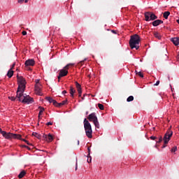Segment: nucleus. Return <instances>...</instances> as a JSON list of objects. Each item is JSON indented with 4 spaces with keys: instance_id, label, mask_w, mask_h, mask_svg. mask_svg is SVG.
Masks as SVG:
<instances>
[{
    "instance_id": "nucleus-1",
    "label": "nucleus",
    "mask_w": 179,
    "mask_h": 179,
    "mask_svg": "<svg viewBox=\"0 0 179 179\" xmlns=\"http://www.w3.org/2000/svg\"><path fill=\"white\" fill-rule=\"evenodd\" d=\"M141 43V37L136 34L131 36L129 40V46L131 49H139V43Z\"/></svg>"
},
{
    "instance_id": "nucleus-2",
    "label": "nucleus",
    "mask_w": 179,
    "mask_h": 179,
    "mask_svg": "<svg viewBox=\"0 0 179 179\" xmlns=\"http://www.w3.org/2000/svg\"><path fill=\"white\" fill-rule=\"evenodd\" d=\"M73 65H75L73 63L68 64L62 69L59 70V76H57L58 82H60L61 78L68 76V70H69L71 66H73Z\"/></svg>"
},
{
    "instance_id": "nucleus-3",
    "label": "nucleus",
    "mask_w": 179,
    "mask_h": 179,
    "mask_svg": "<svg viewBox=\"0 0 179 179\" xmlns=\"http://www.w3.org/2000/svg\"><path fill=\"white\" fill-rule=\"evenodd\" d=\"M84 127L85 130L86 135L88 138H92V126L90 123L89 122L88 120L85 118L84 120Z\"/></svg>"
},
{
    "instance_id": "nucleus-4",
    "label": "nucleus",
    "mask_w": 179,
    "mask_h": 179,
    "mask_svg": "<svg viewBox=\"0 0 179 179\" xmlns=\"http://www.w3.org/2000/svg\"><path fill=\"white\" fill-rule=\"evenodd\" d=\"M173 131L171 130V129H169L166 133L165 134L164 136V145L162 146V148H166V145L169 143V142L171 141V137L173 136Z\"/></svg>"
},
{
    "instance_id": "nucleus-5",
    "label": "nucleus",
    "mask_w": 179,
    "mask_h": 179,
    "mask_svg": "<svg viewBox=\"0 0 179 179\" xmlns=\"http://www.w3.org/2000/svg\"><path fill=\"white\" fill-rule=\"evenodd\" d=\"M25 89L17 88L16 98L17 101L22 102L26 94H24Z\"/></svg>"
},
{
    "instance_id": "nucleus-6",
    "label": "nucleus",
    "mask_w": 179,
    "mask_h": 179,
    "mask_svg": "<svg viewBox=\"0 0 179 179\" xmlns=\"http://www.w3.org/2000/svg\"><path fill=\"white\" fill-rule=\"evenodd\" d=\"M145 18L146 22L154 21L157 19V16L152 12H146L145 13Z\"/></svg>"
},
{
    "instance_id": "nucleus-7",
    "label": "nucleus",
    "mask_w": 179,
    "mask_h": 179,
    "mask_svg": "<svg viewBox=\"0 0 179 179\" xmlns=\"http://www.w3.org/2000/svg\"><path fill=\"white\" fill-rule=\"evenodd\" d=\"M17 82L19 84L18 88L25 90L26 84H27L25 79L22 76H17Z\"/></svg>"
},
{
    "instance_id": "nucleus-8",
    "label": "nucleus",
    "mask_w": 179,
    "mask_h": 179,
    "mask_svg": "<svg viewBox=\"0 0 179 179\" xmlns=\"http://www.w3.org/2000/svg\"><path fill=\"white\" fill-rule=\"evenodd\" d=\"M21 102L24 104H31L34 103V99L29 96V95L25 94Z\"/></svg>"
},
{
    "instance_id": "nucleus-9",
    "label": "nucleus",
    "mask_w": 179,
    "mask_h": 179,
    "mask_svg": "<svg viewBox=\"0 0 179 179\" xmlns=\"http://www.w3.org/2000/svg\"><path fill=\"white\" fill-rule=\"evenodd\" d=\"M35 65V61L33 59H28L25 62V66L28 71H31L29 66H34Z\"/></svg>"
},
{
    "instance_id": "nucleus-10",
    "label": "nucleus",
    "mask_w": 179,
    "mask_h": 179,
    "mask_svg": "<svg viewBox=\"0 0 179 179\" xmlns=\"http://www.w3.org/2000/svg\"><path fill=\"white\" fill-rule=\"evenodd\" d=\"M35 93L39 96L42 95L40 84H38V80L36 82V85H35Z\"/></svg>"
},
{
    "instance_id": "nucleus-11",
    "label": "nucleus",
    "mask_w": 179,
    "mask_h": 179,
    "mask_svg": "<svg viewBox=\"0 0 179 179\" xmlns=\"http://www.w3.org/2000/svg\"><path fill=\"white\" fill-rule=\"evenodd\" d=\"M87 119L90 121V122H94V120H98L97 117L96 116V114L94 113L90 114Z\"/></svg>"
},
{
    "instance_id": "nucleus-12",
    "label": "nucleus",
    "mask_w": 179,
    "mask_h": 179,
    "mask_svg": "<svg viewBox=\"0 0 179 179\" xmlns=\"http://www.w3.org/2000/svg\"><path fill=\"white\" fill-rule=\"evenodd\" d=\"M75 84L79 94L78 96L79 97H81V95H82L81 85L77 81L75 82Z\"/></svg>"
},
{
    "instance_id": "nucleus-13",
    "label": "nucleus",
    "mask_w": 179,
    "mask_h": 179,
    "mask_svg": "<svg viewBox=\"0 0 179 179\" xmlns=\"http://www.w3.org/2000/svg\"><path fill=\"white\" fill-rule=\"evenodd\" d=\"M152 25L154 27H157L161 24H163V20H156L152 22Z\"/></svg>"
},
{
    "instance_id": "nucleus-14",
    "label": "nucleus",
    "mask_w": 179,
    "mask_h": 179,
    "mask_svg": "<svg viewBox=\"0 0 179 179\" xmlns=\"http://www.w3.org/2000/svg\"><path fill=\"white\" fill-rule=\"evenodd\" d=\"M45 100L49 103H52L54 106H55V103H57V101H55V99H53V98H51V96H46Z\"/></svg>"
},
{
    "instance_id": "nucleus-15",
    "label": "nucleus",
    "mask_w": 179,
    "mask_h": 179,
    "mask_svg": "<svg viewBox=\"0 0 179 179\" xmlns=\"http://www.w3.org/2000/svg\"><path fill=\"white\" fill-rule=\"evenodd\" d=\"M171 41H172V43H173V45H175L176 46L179 45V38H171Z\"/></svg>"
},
{
    "instance_id": "nucleus-16",
    "label": "nucleus",
    "mask_w": 179,
    "mask_h": 179,
    "mask_svg": "<svg viewBox=\"0 0 179 179\" xmlns=\"http://www.w3.org/2000/svg\"><path fill=\"white\" fill-rule=\"evenodd\" d=\"M14 134L6 133L5 138L7 140L13 139Z\"/></svg>"
},
{
    "instance_id": "nucleus-17",
    "label": "nucleus",
    "mask_w": 179,
    "mask_h": 179,
    "mask_svg": "<svg viewBox=\"0 0 179 179\" xmlns=\"http://www.w3.org/2000/svg\"><path fill=\"white\" fill-rule=\"evenodd\" d=\"M75 92H76L75 88H73V87L71 86L70 87V94L72 98L75 97Z\"/></svg>"
},
{
    "instance_id": "nucleus-18",
    "label": "nucleus",
    "mask_w": 179,
    "mask_h": 179,
    "mask_svg": "<svg viewBox=\"0 0 179 179\" xmlns=\"http://www.w3.org/2000/svg\"><path fill=\"white\" fill-rule=\"evenodd\" d=\"M53 136L49 134L48 136H47V139L45 140V141H47L48 143H50L53 141Z\"/></svg>"
},
{
    "instance_id": "nucleus-19",
    "label": "nucleus",
    "mask_w": 179,
    "mask_h": 179,
    "mask_svg": "<svg viewBox=\"0 0 179 179\" xmlns=\"http://www.w3.org/2000/svg\"><path fill=\"white\" fill-rule=\"evenodd\" d=\"M14 71L11 69H9L7 73V76L8 77V78H11L13 76Z\"/></svg>"
},
{
    "instance_id": "nucleus-20",
    "label": "nucleus",
    "mask_w": 179,
    "mask_h": 179,
    "mask_svg": "<svg viewBox=\"0 0 179 179\" xmlns=\"http://www.w3.org/2000/svg\"><path fill=\"white\" fill-rule=\"evenodd\" d=\"M13 139H17L21 141L22 140V136L20 134H13Z\"/></svg>"
},
{
    "instance_id": "nucleus-21",
    "label": "nucleus",
    "mask_w": 179,
    "mask_h": 179,
    "mask_svg": "<svg viewBox=\"0 0 179 179\" xmlns=\"http://www.w3.org/2000/svg\"><path fill=\"white\" fill-rule=\"evenodd\" d=\"M39 110H40V111H39V119L41 118V115H42V114H43V113L44 112V110H45V108H43V107H41V106H39Z\"/></svg>"
},
{
    "instance_id": "nucleus-22",
    "label": "nucleus",
    "mask_w": 179,
    "mask_h": 179,
    "mask_svg": "<svg viewBox=\"0 0 179 179\" xmlns=\"http://www.w3.org/2000/svg\"><path fill=\"white\" fill-rule=\"evenodd\" d=\"M33 136H35V138H38V139H41V135L38 134V133L34 132L32 134Z\"/></svg>"
},
{
    "instance_id": "nucleus-23",
    "label": "nucleus",
    "mask_w": 179,
    "mask_h": 179,
    "mask_svg": "<svg viewBox=\"0 0 179 179\" xmlns=\"http://www.w3.org/2000/svg\"><path fill=\"white\" fill-rule=\"evenodd\" d=\"M26 175V172L24 171H22L18 176V178L20 179L22 178Z\"/></svg>"
},
{
    "instance_id": "nucleus-24",
    "label": "nucleus",
    "mask_w": 179,
    "mask_h": 179,
    "mask_svg": "<svg viewBox=\"0 0 179 179\" xmlns=\"http://www.w3.org/2000/svg\"><path fill=\"white\" fill-rule=\"evenodd\" d=\"M170 15V12L169 11H166L164 13V17L167 20L168 17Z\"/></svg>"
},
{
    "instance_id": "nucleus-25",
    "label": "nucleus",
    "mask_w": 179,
    "mask_h": 179,
    "mask_svg": "<svg viewBox=\"0 0 179 179\" xmlns=\"http://www.w3.org/2000/svg\"><path fill=\"white\" fill-rule=\"evenodd\" d=\"M134 100V96H132V95H131L130 96H128L127 101L131 102V101H133Z\"/></svg>"
},
{
    "instance_id": "nucleus-26",
    "label": "nucleus",
    "mask_w": 179,
    "mask_h": 179,
    "mask_svg": "<svg viewBox=\"0 0 179 179\" xmlns=\"http://www.w3.org/2000/svg\"><path fill=\"white\" fill-rule=\"evenodd\" d=\"M154 36L155 38H158L159 40L162 38V36L159 35L158 32H155Z\"/></svg>"
},
{
    "instance_id": "nucleus-27",
    "label": "nucleus",
    "mask_w": 179,
    "mask_h": 179,
    "mask_svg": "<svg viewBox=\"0 0 179 179\" xmlns=\"http://www.w3.org/2000/svg\"><path fill=\"white\" fill-rule=\"evenodd\" d=\"M94 122V125L96 126V127L99 128L100 124H99V122L98 121V119L94 120V122Z\"/></svg>"
},
{
    "instance_id": "nucleus-28",
    "label": "nucleus",
    "mask_w": 179,
    "mask_h": 179,
    "mask_svg": "<svg viewBox=\"0 0 179 179\" xmlns=\"http://www.w3.org/2000/svg\"><path fill=\"white\" fill-rule=\"evenodd\" d=\"M135 72H136V75H138L141 78H143V75L142 72H141V71L138 72V71H136Z\"/></svg>"
},
{
    "instance_id": "nucleus-29",
    "label": "nucleus",
    "mask_w": 179,
    "mask_h": 179,
    "mask_svg": "<svg viewBox=\"0 0 179 179\" xmlns=\"http://www.w3.org/2000/svg\"><path fill=\"white\" fill-rule=\"evenodd\" d=\"M0 132L1 134V135L5 138L6 136V131H2V129H0Z\"/></svg>"
},
{
    "instance_id": "nucleus-30",
    "label": "nucleus",
    "mask_w": 179,
    "mask_h": 179,
    "mask_svg": "<svg viewBox=\"0 0 179 179\" xmlns=\"http://www.w3.org/2000/svg\"><path fill=\"white\" fill-rule=\"evenodd\" d=\"M63 106L62 102H60V103H59V102H57V101H56V103L55 104V106H56V107H60V106Z\"/></svg>"
},
{
    "instance_id": "nucleus-31",
    "label": "nucleus",
    "mask_w": 179,
    "mask_h": 179,
    "mask_svg": "<svg viewBox=\"0 0 179 179\" xmlns=\"http://www.w3.org/2000/svg\"><path fill=\"white\" fill-rule=\"evenodd\" d=\"M8 99L12 101H15L17 99L16 96H8Z\"/></svg>"
},
{
    "instance_id": "nucleus-32",
    "label": "nucleus",
    "mask_w": 179,
    "mask_h": 179,
    "mask_svg": "<svg viewBox=\"0 0 179 179\" xmlns=\"http://www.w3.org/2000/svg\"><path fill=\"white\" fill-rule=\"evenodd\" d=\"M98 106H99V109H101V110H104V106H103V105H102V104H101V103H99V104H98Z\"/></svg>"
},
{
    "instance_id": "nucleus-33",
    "label": "nucleus",
    "mask_w": 179,
    "mask_h": 179,
    "mask_svg": "<svg viewBox=\"0 0 179 179\" xmlns=\"http://www.w3.org/2000/svg\"><path fill=\"white\" fill-rule=\"evenodd\" d=\"M164 141V138H162V136H159V141H157V143H161Z\"/></svg>"
},
{
    "instance_id": "nucleus-34",
    "label": "nucleus",
    "mask_w": 179,
    "mask_h": 179,
    "mask_svg": "<svg viewBox=\"0 0 179 179\" xmlns=\"http://www.w3.org/2000/svg\"><path fill=\"white\" fill-rule=\"evenodd\" d=\"M177 150H178L177 146H175V147L172 148V150H171V152H176L177 151Z\"/></svg>"
},
{
    "instance_id": "nucleus-35",
    "label": "nucleus",
    "mask_w": 179,
    "mask_h": 179,
    "mask_svg": "<svg viewBox=\"0 0 179 179\" xmlns=\"http://www.w3.org/2000/svg\"><path fill=\"white\" fill-rule=\"evenodd\" d=\"M42 139H43V141L48 140V135L43 134V136H42Z\"/></svg>"
},
{
    "instance_id": "nucleus-36",
    "label": "nucleus",
    "mask_w": 179,
    "mask_h": 179,
    "mask_svg": "<svg viewBox=\"0 0 179 179\" xmlns=\"http://www.w3.org/2000/svg\"><path fill=\"white\" fill-rule=\"evenodd\" d=\"M87 162L91 163L92 162V157L90 155L87 159Z\"/></svg>"
},
{
    "instance_id": "nucleus-37",
    "label": "nucleus",
    "mask_w": 179,
    "mask_h": 179,
    "mask_svg": "<svg viewBox=\"0 0 179 179\" xmlns=\"http://www.w3.org/2000/svg\"><path fill=\"white\" fill-rule=\"evenodd\" d=\"M150 139H151L152 141H155V140L157 139V137H156V136H150Z\"/></svg>"
},
{
    "instance_id": "nucleus-38",
    "label": "nucleus",
    "mask_w": 179,
    "mask_h": 179,
    "mask_svg": "<svg viewBox=\"0 0 179 179\" xmlns=\"http://www.w3.org/2000/svg\"><path fill=\"white\" fill-rule=\"evenodd\" d=\"M160 81L157 80L156 83L154 84V86H158L159 85Z\"/></svg>"
},
{
    "instance_id": "nucleus-39",
    "label": "nucleus",
    "mask_w": 179,
    "mask_h": 179,
    "mask_svg": "<svg viewBox=\"0 0 179 179\" xmlns=\"http://www.w3.org/2000/svg\"><path fill=\"white\" fill-rule=\"evenodd\" d=\"M68 101L66 100V101H62V104L64 106V105H66Z\"/></svg>"
},
{
    "instance_id": "nucleus-40",
    "label": "nucleus",
    "mask_w": 179,
    "mask_h": 179,
    "mask_svg": "<svg viewBox=\"0 0 179 179\" xmlns=\"http://www.w3.org/2000/svg\"><path fill=\"white\" fill-rule=\"evenodd\" d=\"M85 60L80 61L78 64L80 66H82V65H83Z\"/></svg>"
},
{
    "instance_id": "nucleus-41",
    "label": "nucleus",
    "mask_w": 179,
    "mask_h": 179,
    "mask_svg": "<svg viewBox=\"0 0 179 179\" xmlns=\"http://www.w3.org/2000/svg\"><path fill=\"white\" fill-rule=\"evenodd\" d=\"M87 150H88V155H87V157H89L90 155V148L88 147Z\"/></svg>"
},
{
    "instance_id": "nucleus-42",
    "label": "nucleus",
    "mask_w": 179,
    "mask_h": 179,
    "mask_svg": "<svg viewBox=\"0 0 179 179\" xmlns=\"http://www.w3.org/2000/svg\"><path fill=\"white\" fill-rule=\"evenodd\" d=\"M78 169V159L76 158V171Z\"/></svg>"
},
{
    "instance_id": "nucleus-43",
    "label": "nucleus",
    "mask_w": 179,
    "mask_h": 179,
    "mask_svg": "<svg viewBox=\"0 0 179 179\" xmlns=\"http://www.w3.org/2000/svg\"><path fill=\"white\" fill-rule=\"evenodd\" d=\"M52 124H53V123L51 122H49L46 123L47 126H50V125H52Z\"/></svg>"
},
{
    "instance_id": "nucleus-44",
    "label": "nucleus",
    "mask_w": 179,
    "mask_h": 179,
    "mask_svg": "<svg viewBox=\"0 0 179 179\" xmlns=\"http://www.w3.org/2000/svg\"><path fill=\"white\" fill-rule=\"evenodd\" d=\"M27 34V31H22V35H23V36H26Z\"/></svg>"
},
{
    "instance_id": "nucleus-45",
    "label": "nucleus",
    "mask_w": 179,
    "mask_h": 179,
    "mask_svg": "<svg viewBox=\"0 0 179 179\" xmlns=\"http://www.w3.org/2000/svg\"><path fill=\"white\" fill-rule=\"evenodd\" d=\"M62 93V94L65 95L66 94H67V91L63 90Z\"/></svg>"
},
{
    "instance_id": "nucleus-46",
    "label": "nucleus",
    "mask_w": 179,
    "mask_h": 179,
    "mask_svg": "<svg viewBox=\"0 0 179 179\" xmlns=\"http://www.w3.org/2000/svg\"><path fill=\"white\" fill-rule=\"evenodd\" d=\"M15 66V63H13V64L12 65V67L10 68V70L13 71Z\"/></svg>"
},
{
    "instance_id": "nucleus-47",
    "label": "nucleus",
    "mask_w": 179,
    "mask_h": 179,
    "mask_svg": "<svg viewBox=\"0 0 179 179\" xmlns=\"http://www.w3.org/2000/svg\"><path fill=\"white\" fill-rule=\"evenodd\" d=\"M23 148H27L29 150H30V148L27 145H23Z\"/></svg>"
},
{
    "instance_id": "nucleus-48",
    "label": "nucleus",
    "mask_w": 179,
    "mask_h": 179,
    "mask_svg": "<svg viewBox=\"0 0 179 179\" xmlns=\"http://www.w3.org/2000/svg\"><path fill=\"white\" fill-rule=\"evenodd\" d=\"M24 2V0H18V3H22Z\"/></svg>"
},
{
    "instance_id": "nucleus-49",
    "label": "nucleus",
    "mask_w": 179,
    "mask_h": 179,
    "mask_svg": "<svg viewBox=\"0 0 179 179\" xmlns=\"http://www.w3.org/2000/svg\"><path fill=\"white\" fill-rule=\"evenodd\" d=\"M21 141H22L23 142H24V143H27V140H25V139H21Z\"/></svg>"
},
{
    "instance_id": "nucleus-50",
    "label": "nucleus",
    "mask_w": 179,
    "mask_h": 179,
    "mask_svg": "<svg viewBox=\"0 0 179 179\" xmlns=\"http://www.w3.org/2000/svg\"><path fill=\"white\" fill-rule=\"evenodd\" d=\"M28 145H31V143H29V142L27 141V142H25Z\"/></svg>"
},
{
    "instance_id": "nucleus-51",
    "label": "nucleus",
    "mask_w": 179,
    "mask_h": 179,
    "mask_svg": "<svg viewBox=\"0 0 179 179\" xmlns=\"http://www.w3.org/2000/svg\"><path fill=\"white\" fill-rule=\"evenodd\" d=\"M164 53H165V55H166V53H167L166 49L164 50Z\"/></svg>"
},
{
    "instance_id": "nucleus-52",
    "label": "nucleus",
    "mask_w": 179,
    "mask_h": 179,
    "mask_svg": "<svg viewBox=\"0 0 179 179\" xmlns=\"http://www.w3.org/2000/svg\"><path fill=\"white\" fill-rule=\"evenodd\" d=\"M176 22L179 24V18L176 20Z\"/></svg>"
},
{
    "instance_id": "nucleus-53",
    "label": "nucleus",
    "mask_w": 179,
    "mask_h": 179,
    "mask_svg": "<svg viewBox=\"0 0 179 179\" xmlns=\"http://www.w3.org/2000/svg\"><path fill=\"white\" fill-rule=\"evenodd\" d=\"M176 58H177V60H178V61H179V55H177Z\"/></svg>"
},
{
    "instance_id": "nucleus-54",
    "label": "nucleus",
    "mask_w": 179,
    "mask_h": 179,
    "mask_svg": "<svg viewBox=\"0 0 179 179\" xmlns=\"http://www.w3.org/2000/svg\"><path fill=\"white\" fill-rule=\"evenodd\" d=\"M29 0H24L25 3H27Z\"/></svg>"
},
{
    "instance_id": "nucleus-55",
    "label": "nucleus",
    "mask_w": 179,
    "mask_h": 179,
    "mask_svg": "<svg viewBox=\"0 0 179 179\" xmlns=\"http://www.w3.org/2000/svg\"><path fill=\"white\" fill-rule=\"evenodd\" d=\"M112 32L115 34H116V31H112Z\"/></svg>"
},
{
    "instance_id": "nucleus-56",
    "label": "nucleus",
    "mask_w": 179,
    "mask_h": 179,
    "mask_svg": "<svg viewBox=\"0 0 179 179\" xmlns=\"http://www.w3.org/2000/svg\"><path fill=\"white\" fill-rule=\"evenodd\" d=\"M157 147H158L157 145H155V148H157Z\"/></svg>"
},
{
    "instance_id": "nucleus-57",
    "label": "nucleus",
    "mask_w": 179,
    "mask_h": 179,
    "mask_svg": "<svg viewBox=\"0 0 179 179\" xmlns=\"http://www.w3.org/2000/svg\"><path fill=\"white\" fill-rule=\"evenodd\" d=\"M78 145H79V141H78Z\"/></svg>"
},
{
    "instance_id": "nucleus-58",
    "label": "nucleus",
    "mask_w": 179,
    "mask_h": 179,
    "mask_svg": "<svg viewBox=\"0 0 179 179\" xmlns=\"http://www.w3.org/2000/svg\"><path fill=\"white\" fill-rule=\"evenodd\" d=\"M178 131H179V128H178Z\"/></svg>"
},
{
    "instance_id": "nucleus-59",
    "label": "nucleus",
    "mask_w": 179,
    "mask_h": 179,
    "mask_svg": "<svg viewBox=\"0 0 179 179\" xmlns=\"http://www.w3.org/2000/svg\"><path fill=\"white\" fill-rule=\"evenodd\" d=\"M178 55H179V52H178Z\"/></svg>"
}]
</instances>
